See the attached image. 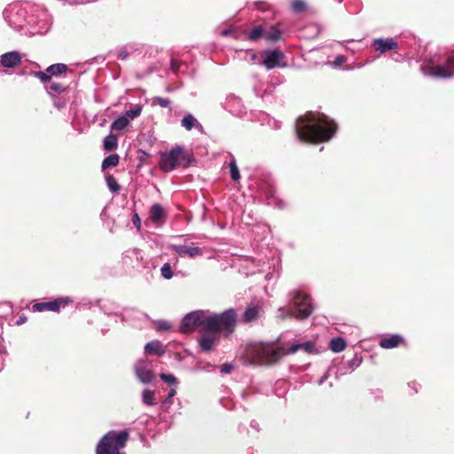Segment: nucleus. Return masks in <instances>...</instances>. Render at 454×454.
Instances as JSON below:
<instances>
[{"label": "nucleus", "mask_w": 454, "mask_h": 454, "mask_svg": "<svg viewBox=\"0 0 454 454\" xmlns=\"http://www.w3.org/2000/svg\"><path fill=\"white\" fill-rule=\"evenodd\" d=\"M313 348L310 341L293 344L288 349L276 347L272 343H250L245 347L240 357L247 364L262 365L271 364L287 354L297 352L299 349H304L306 352L311 353Z\"/></svg>", "instance_id": "nucleus-1"}, {"label": "nucleus", "mask_w": 454, "mask_h": 454, "mask_svg": "<svg viewBox=\"0 0 454 454\" xmlns=\"http://www.w3.org/2000/svg\"><path fill=\"white\" fill-rule=\"evenodd\" d=\"M337 125L324 114L309 113L296 122V134L300 140L307 143L325 142L332 138Z\"/></svg>", "instance_id": "nucleus-2"}, {"label": "nucleus", "mask_w": 454, "mask_h": 454, "mask_svg": "<svg viewBox=\"0 0 454 454\" xmlns=\"http://www.w3.org/2000/svg\"><path fill=\"white\" fill-rule=\"evenodd\" d=\"M235 324L236 315L233 309L226 310L219 315H211L207 311L197 310L187 314L183 318L180 331L186 333L202 326L205 330L222 328L233 333Z\"/></svg>", "instance_id": "nucleus-3"}, {"label": "nucleus", "mask_w": 454, "mask_h": 454, "mask_svg": "<svg viewBox=\"0 0 454 454\" xmlns=\"http://www.w3.org/2000/svg\"><path fill=\"white\" fill-rule=\"evenodd\" d=\"M313 311V306L310 297L300 291L292 293L291 308H280L278 309V317L284 319L287 317H294L299 319L308 317Z\"/></svg>", "instance_id": "nucleus-4"}, {"label": "nucleus", "mask_w": 454, "mask_h": 454, "mask_svg": "<svg viewBox=\"0 0 454 454\" xmlns=\"http://www.w3.org/2000/svg\"><path fill=\"white\" fill-rule=\"evenodd\" d=\"M128 439L126 431H109L98 442L96 454H125L120 450L125 447Z\"/></svg>", "instance_id": "nucleus-5"}, {"label": "nucleus", "mask_w": 454, "mask_h": 454, "mask_svg": "<svg viewBox=\"0 0 454 454\" xmlns=\"http://www.w3.org/2000/svg\"><path fill=\"white\" fill-rule=\"evenodd\" d=\"M190 159L181 146H176L169 152L161 153L160 154V168L164 172H170L176 168L183 165L188 166Z\"/></svg>", "instance_id": "nucleus-6"}, {"label": "nucleus", "mask_w": 454, "mask_h": 454, "mask_svg": "<svg viewBox=\"0 0 454 454\" xmlns=\"http://www.w3.org/2000/svg\"><path fill=\"white\" fill-rule=\"evenodd\" d=\"M420 69L427 76L451 78L454 76V56L449 57L443 65L425 64L421 66Z\"/></svg>", "instance_id": "nucleus-7"}, {"label": "nucleus", "mask_w": 454, "mask_h": 454, "mask_svg": "<svg viewBox=\"0 0 454 454\" xmlns=\"http://www.w3.org/2000/svg\"><path fill=\"white\" fill-rule=\"evenodd\" d=\"M168 247L182 258L188 257L193 259L196 257H200L204 254L203 249L201 247H197L192 242H175L169 244Z\"/></svg>", "instance_id": "nucleus-8"}, {"label": "nucleus", "mask_w": 454, "mask_h": 454, "mask_svg": "<svg viewBox=\"0 0 454 454\" xmlns=\"http://www.w3.org/2000/svg\"><path fill=\"white\" fill-rule=\"evenodd\" d=\"M71 301L68 297H60L54 301L35 303L33 305V310L38 312L44 310L58 312L60 308L66 307Z\"/></svg>", "instance_id": "nucleus-9"}, {"label": "nucleus", "mask_w": 454, "mask_h": 454, "mask_svg": "<svg viewBox=\"0 0 454 454\" xmlns=\"http://www.w3.org/2000/svg\"><path fill=\"white\" fill-rule=\"evenodd\" d=\"M26 12L21 8L12 7L4 12V17L10 26L15 29H21L24 26Z\"/></svg>", "instance_id": "nucleus-10"}, {"label": "nucleus", "mask_w": 454, "mask_h": 454, "mask_svg": "<svg viewBox=\"0 0 454 454\" xmlns=\"http://www.w3.org/2000/svg\"><path fill=\"white\" fill-rule=\"evenodd\" d=\"M218 331H224L227 333H231L227 329L222 328L206 330V333L201 336L200 340V346L203 351H210L211 349H213L217 340Z\"/></svg>", "instance_id": "nucleus-11"}, {"label": "nucleus", "mask_w": 454, "mask_h": 454, "mask_svg": "<svg viewBox=\"0 0 454 454\" xmlns=\"http://www.w3.org/2000/svg\"><path fill=\"white\" fill-rule=\"evenodd\" d=\"M67 66L65 64H54L47 67L44 72H36L35 77L40 79L43 82L50 81L52 76H58L67 72Z\"/></svg>", "instance_id": "nucleus-12"}, {"label": "nucleus", "mask_w": 454, "mask_h": 454, "mask_svg": "<svg viewBox=\"0 0 454 454\" xmlns=\"http://www.w3.org/2000/svg\"><path fill=\"white\" fill-rule=\"evenodd\" d=\"M135 372L139 381L148 384L153 380V373L147 368L145 361L139 360L135 364Z\"/></svg>", "instance_id": "nucleus-13"}, {"label": "nucleus", "mask_w": 454, "mask_h": 454, "mask_svg": "<svg viewBox=\"0 0 454 454\" xmlns=\"http://www.w3.org/2000/svg\"><path fill=\"white\" fill-rule=\"evenodd\" d=\"M372 46L375 51L385 53L387 51L397 49L398 43L394 38H378L373 40Z\"/></svg>", "instance_id": "nucleus-14"}, {"label": "nucleus", "mask_w": 454, "mask_h": 454, "mask_svg": "<svg viewBox=\"0 0 454 454\" xmlns=\"http://www.w3.org/2000/svg\"><path fill=\"white\" fill-rule=\"evenodd\" d=\"M21 63V56L18 51H9L0 57V65L4 67L12 68Z\"/></svg>", "instance_id": "nucleus-15"}, {"label": "nucleus", "mask_w": 454, "mask_h": 454, "mask_svg": "<svg viewBox=\"0 0 454 454\" xmlns=\"http://www.w3.org/2000/svg\"><path fill=\"white\" fill-rule=\"evenodd\" d=\"M282 59L283 54L280 51H271L266 53L262 63L268 69H272L280 66Z\"/></svg>", "instance_id": "nucleus-16"}, {"label": "nucleus", "mask_w": 454, "mask_h": 454, "mask_svg": "<svg viewBox=\"0 0 454 454\" xmlns=\"http://www.w3.org/2000/svg\"><path fill=\"white\" fill-rule=\"evenodd\" d=\"M403 342V338L399 334H393L384 337L380 341V346L382 348L389 349L398 347Z\"/></svg>", "instance_id": "nucleus-17"}, {"label": "nucleus", "mask_w": 454, "mask_h": 454, "mask_svg": "<svg viewBox=\"0 0 454 454\" xmlns=\"http://www.w3.org/2000/svg\"><path fill=\"white\" fill-rule=\"evenodd\" d=\"M145 351L149 354L162 355L165 352V348L159 340H153L146 343L145 346Z\"/></svg>", "instance_id": "nucleus-18"}, {"label": "nucleus", "mask_w": 454, "mask_h": 454, "mask_svg": "<svg viewBox=\"0 0 454 454\" xmlns=\"http://www.w3.org/2000/svg\"><path fill=\"white\" fill-rule=\"evenodd\" d=\"M181 125L186 129L191 130L195 127H201L193 115L191 114H186L181 121Z\"/></svg>", "instance_id": "nucleus-19"}, {"label": "nucleus", "mask_w": 454, "mask_h": 454, "mask_svg": "<svg viewBox=\"0 0 454 454\" xmlns=\"http://www.w3.org/2000/svg\"><path fill=\"white\" fill-rule=\"evenodd\" d=\"M163 208L159 204H154L150 209V218L154 223H159L163 217Z\"/></svg>", "instance_id": "nucleus-20"}, {"label": "nucleus", "mask_w": 454, "mask_h": 454, "mask_svg": "<svg viewBox=\"0 0 454 454\" xmlns=\"http://www.w3.org/2000/svg\"><path fill=\"white\" fill-rule=\"evenodd\" d=\"M280 36L281 32L276 27L270 26L265 28L264 39L267 41L276 42L280 38Z\"/></svg>", "instance_id": "nucleus-21"}, {"label": "nucleus", "mask_w": 454, "mask_h": 454, "mask_svg": "<svg viewBox=\"0 0 454 454\" xmlns=\"http://www.w3.org/2000/svg\"><path fill=\"white\" fill-rule=\"evenodd\" d=\"M142 402L147 406H153L156 404L155 393L150 389H145L142 392Z\"/></svg>", "instance_id": "nucleus-22"}, {"label": "nucleus", "mask_w": 454, "mask_h": 454, "mask_svg": "<svg viewBox=\"0 0 454 454\" xmlns=\"http://www.w3.org/2000/svg\"><path fill=\"white\" fill-rule=\"evenodd\" d=\"M345 348H346V342L340 337L333 338L330 341V348L332 351H333L335 353L343 351L345 349Z\"/></svg>", "instance_id": "nucleus-23"}, {"label": "nucleus", "mask_w": 454, "mask_h": 454, "mask_svg": "<svg viewBox=\"0 0 454 454\" xmlns=\"http://www.w3.org/2000/svg\"><path fill=\"white\" fill-rule=\"evenodd\" d=\"M129 124V121L123 116H119L111 125L113 130L121 131L126 129Z\"/></svg>", "instance_id": "nucleus-24"}, {"label": "nucleus", "mask_w": 454, "mask_h": 454, "mask_svg": "<svg viewBox=\"0 0 454 454\" xmlns=\"http://www.w3.org/2000/svg\"><path fill=\"white\" fill-rule=\"evenodd\" d=\"M259 314V308L257 306L248 307L244 313V320L246 322H252L257 318Z\"/></svg>", "instance_id": "nucleus-25"}, {"label": "nucleus", "mask_w": 454, "mask_h": 454, "mask_svg": "<svg viewBox=\"0 0 454 454\" xmlns=\"http://www.w3.org/2000/svg\"><path fill=\"white\" fill-rule=\"evenodd\" d=\"M119 155L118 154H111L107 156L102 162V169H106L110 167H115L119 163Z\"/></svg>", "instance_id": "nucleus-26"}, {"label": "nucleus", "mask_w": 454, "mask_h": 454, "mask_svg": "<svg viewBox=\"0 0 454 454\" xmlns=\"http://www.w3.org/2000/svg\"><path fill=\"white\" fill-rule=\"evenodd\" d=\"M264 33H265V28L262 27V26H258L250 31V33L248 35V38L251 41H257L260 38H264Z\"/></svg>", "instance_id": "nucleus-27"}, {"label": "nucleus", "mask_w": 454, "mask_h": 454, "mask_svg": "<svg viewBox=\"0 0 454 454\" xmlns=\"http://www.w3.org/2000/svg\"><path fill=\"white\" fill-rule=\"evenodd\" d=\"M117 137L114 135H108L104 140V147L107 151H111L117 148Z\"/></svg>", "instance_id": "nucleus-28"}, {"label": "nucleus", "mask_w": 454, "mask_h": 454, "mask_svg": "<svg viewBox=\"0 0 454 454\" xmlns=\"http://www.w3.org/2000/svg\"><path fill=\"white\" fill-rule=\"evenodd\" d=\"M142 107L140 106H136L130 110L126 111L123 116L130 122V121L138 117L141 114Z\"/></svg>", "instance_id": "nucleus-29"}, {"label": "nucleus", "mask_w": 454, "mask_h": 454, "mask_svg": "<svg viewBox=\"0 0 454 454\" xmlns=\"http://www.w3.org/2000/svg\"><path fill=\"white\" fill-rule=\"evenodd\" d=\"M229 167H230V174H231V179L235 182H238L240 178V176H239V171L238 166L236 164V161L231 160L230 162Z\"/></svg>", "instance_id": "nucleus-30"}, {"label": "nucleus", "mask_w": 454, "mask_h": 454, "mask_svg": "<svg viewBox=\"0 0 454 454\" xmlns=\"http://www.w3.org/2000/svg\"><path fill=\"white\" fill-rule=\"evenodd\" d=\"M106 184L111 192H119L120 186L113 176H106Z\"/></svg>", "instance_id": "nucleus-31"}, {"label": "nucleus", "mask_w": 454, "mask_h": 454, "mask_svg": "<svg viewBox=\"0 0 454 454\" xmlns=\"http://www.w3.org/2000/svg\"><path fill=\"white\" fill-rule=\"evenodd\" d=\"M66 87L61 84V83H58V82H51L48 87H47V90L49 91L50 94H52V93H61L65 90Z\"/></svg>", "instance_id": "nucleus-32"}, {"label": "nucleus", "mask_w": 454, "mask_h": 454, "mask_svg": "<svg viewBox=\"0 0 454 454\" xmlns=\"http://www.w3.org/2000/svg\"><path fill=\"white\" fill-rule=\"evenodd\" d=\"M160 378L166 383H168L170 386H174L175 387L177 386V380L176 378L172 374H165L160 373Z\"/></svg>", "instance_id": "nucleus-33"}, {"label": "nucleus", "mask_w": 454, "mask_h": 454, "mask_svg": "<svg viewBox=\"0 0 454 454\" xmlns=\"http://www.w3.org/2000/svg\"><path fill=\"white\" fill-rule=\"evenodd\" d=\"M161 276L166 279H170L173 277L172 269L169 263H164L160 269Z\"/></svg>", "instance_id": "nucleus-34"}, {"label": "nucleus", "mask_w": 454, "mask_h": 454, "mask_svg": "<svg viewBox=\"0 0 454 454\" xmlns=\"http://www.w3.org/2000/svg\"><path fill=\"white\" fill-rule=\"evenodd\" d=\"M306 4L302 0H294L292 3V9L294 12H302L305 10Z\"/></svg>", "instance_id": "nucleus-35"}, {"label": "nucleus", "mask_w": 454, "mask_h": 454, "mask_svg": "<svg viewBox=\"0 0 454 454\" xmlns=\"http://www.w3.org/2000/svg\"><path fill=\"white\" fill-rule=\"evenodd\" d=\"M153 101L156 102L161 107H169L170 104H171V101L169 99L163 98H160V97H156L153 99Z\"/></svg>", "instance_id": "nucleus-36"}, {"label": "nucleus", "mask_w": 454, "mask_h": 454, "mask_svg": "<svg viewBox=\"0 0 454 454\" xmlns=\"http://www.w3.org/2000/svg\"><path fill=\"white\" fill-rule=\"evenodd\" d=\"M345 62H346V58L344 56H342V55H339L334 59L333 66L335 67H338L341 66Z\"/></svg>", "instance_id": "nucleus-37"}, {"label": "nucleus", "mask_w": 454, "mask_h": 454, "mask_svg": "<svg viewBox=\"0 0 454 454\" xmlns=\"http://www.w3.org/2000/svg\"><path fill=\"white\" fill-rule=\"evenodd\" d=\"M50 26H51L50 23L48 21H46L44 23L43 27L42 28L38 29L37 31L34 32V34H41V35H43V34L46 33L49 30Z\"/></svg>", "instance_id": "nucleus-38"}, {"label": "nucleus", "mask_w": 454, "mask_h": 454, "mask_svg": "<svg viewBox=\"0 0 454 454\" xmlns=\"http://www.w3.org/2000/svg\"><path fill=\"white\" fill-rule=\"evenodd\" d=\"M158 328L160 330H167L169 328V324L167 321H160L158 323Z\"/></svg>", "instance_id": "nucleus-39"}, {"label": "nucleus", "mask_w": 454, "mask_h": 454, "mask_svg": "<svg viewBox=\"0 0 454 454\" xmlns=\"http://www.w3.org/2000/svg\"><path fill=\"white\" fill-rule=\"evenodd\" d=\"M232 369H233V366L231 364H226L221 369V372H223V373H230Z\"/></svg>", "instance_id": "nucleus-40"}, {"label": "nucleus", "mask_w": 454, "mask_h": 454, "mask_svg": "<svg viewBox=\"0 0 454 454\" xmlns=\"http://www.w3.org/2000/svg\"><path fill=\"white\" fill-rule=\"evenodd\" d=\"M176 394V390L175 387L171 388L168 392V397L165 402H168Z\"/></svg>", "instance_id": "nucleus-41"}, {"label": "nucleus", "mask_w": 454, "mask_h": 454, "mask_svg": "<svg viewBox=\"0 0 454 454\" xmlns=\"http://www.w3.org/2000/svg\"><path fill=\"white\" fill-rule=\"evenodd\" d=\"M132 221H133L134 225H136L139 229L140 228V219L138 217V215L136 214L133 216Z\"/></svg>", "instance_id": "nucleus-42"}, {"label": "nucleus", "mask_w": 454, "mask_h": 454, "mask_svg": "<svg viewBox=\"0 0 454 454\" xmlns=\"http://www.w3.org/2000/svg\"><path fill=\"white\" fill-rule=\"evenodd\" d=\"M26 321V317H20V319L18 320V324L20 325L22 323H24Z\"/></svg>", "instance_id": "nucleus-43"}, {"label": "nucleus", "mask_w": 454, "mask_h": 454, "mask_svg": "<svg viewBox=\"0 0 454 454\" xmlns=\"http://www.w3.org/2000/svg\"><path fill=\"white\" fill-rule=\"evenodd\" d=\"M229 33H230V31H229V30H223V31L222 32V35L226 36V35H229Z\"/></svg>", "instance_id": "nucleus-44"}, {"label": "nucleus", "mask_w": 454, "mask_h": 454, "mask_svg": "<svg viewBox=\"0 0 454 454\" xmlns=\"http://www.w3.org/2000/svg\"><path fill=\"white\" fill-rule=\"evenodd\" d=\"M184 236H181V237L176 238V240H181V239H184Z\"/></svg>", "instance_id": "nucleus-45"}]
</instances>
